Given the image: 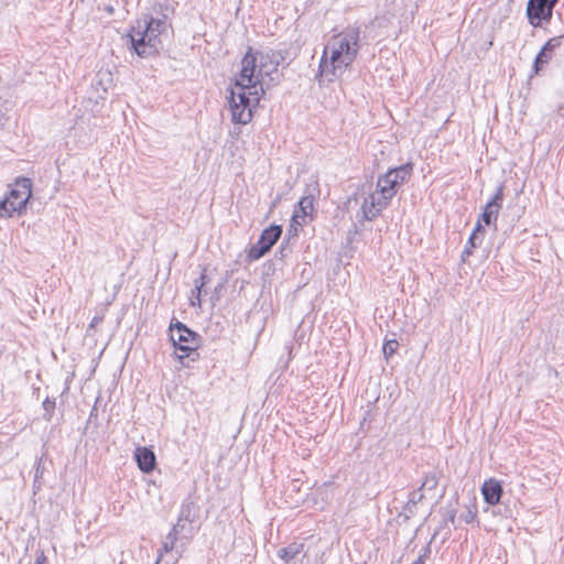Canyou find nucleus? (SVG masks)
<instances>
[{"instance_id":"obj_1","label":"nucleus","mask_w":564,"mask_h":564,"mask_svg":"<svg viewBox=\"0 0 564 564\" xmlns=\"http://www.w3.org/2000/svg\"><path fill=\"white\" fill-rule=\"evenodd\" d=\"M282 59L281 53L270 52L261 54L257 65V57L249 48L241 61V69L228 98L232 122L247 124L251 121L252 109L264 95V77L278 73Z\"/></svg>"},{"instance_id":"obj_2","label":"nucleus","mask_w":564,"mask_h":564,"mask_svg":"<svg viewBox=\"0 0 564 564\" xmlns=\"http://www.w3.org/2000/svg\"><path fill=\"white\" fill-rule=\"evenodd\" d=\"M198 518L199 507L191 499H185L181 505L176 523L166 534L158 551L155 564H160L169 554H171L172 561L166 564L178 562L186 546L199 530Z\"/></svg>"},{"instance_id":"obj_3","label":"nucleus","mask_w":564,"mask_h":564,"mask_svg":"<svg viewBox=\"0 0 564 564\" xmlns=\"http://www.w3.org/2000/svg\"><path fill=\"white\" fill-rule=\"evenodd\" d=\"M360 28L349 25L330 37L319 62V76H336L349 67L360 50Z\"/></svg>"},{"instance_id":"obj_4","label":"nucleus","mask_w":564,"mask_h":564,"mask_svg":"<svg viewBox=\"0 0 564 564\" xmlns=\"http://www.w3.org/2000/svg\"><path fill=\"white\" fill-rule=\"evenodd\" d=\"M166 15L153 18L144 15L131 26L128 33V44L140 57H149L159 53L161 46L160 35L166 31Z\"/></svg>"},{"instance_id":"obj_5","label":"nucleus","mask_w":564,"mask_h":564,"mask_svg":"<svg viewBox=\"0 0 564 564\" xmlns=\"http://www.w3.org/2000/svg\"><path fill=\"white\" fill-rule=\"evenodd\" d=\"M170 339L175 348L177 359L184 365V359L188 358L192 361L198 359L197 351L200 345V336L189 329L185 324L180 321L170 324Z\"/></svg>"},{"instance_id":"obj_6","label":"nucleus","mask_w":564,"mask_h":564,"mask_svg":"<svg viewBox=\"0 0 564 564\" xmlns=\"http://www.w3.org/2000/svg\"><path fill=\"white\" fill-rule=\"evenodd\" d=\"M32 195V182L28 177H20L7 197L0 200V217L9 218L14 213L21 214Z\"/></svg>"},{"instance_id":"obj_7","label":"nucleus","mask_w":564,"mask_h":564,"mask_svg":"<svg viewBox=\"0 0 564 564\" xmlns=\"http://www.w3.org/2000/svg\"><path fill=\"white\" fill-rule=\"evenodd\" d=\"M413 174V163L408 162L400 166L390 169L386 174L378 177L377 189L390 200L395 196L398 189L403 185Z\"/></svg>"},{"instance_id":"obj_8","label":"nucleus","mask_w":564,"mask_h":564,"mask_svg":"<svg viewBox=\"0 0 564 564\" xmlns=\"http://www.w3.org/2000/svg\"><path fill=\"white\" fill-rule=\"evenodd\" d=\"M282 235V226L271 225L260 235L259 240L254 243L248 253L249 259L258 260L263 257L276 243Z\"/></svg>"},{"instance_id":"obj_9","label":"nucleus","mask_w":564,"mask_h":564,"mask_svg":"<svg viewBox=\"0 0 564 564\" xmlns=\"http://www.w3.org/2000/svg\"><path fill=\"white\" fill-rule=\"evenodd\" d=\"M553 15V8L541 0H529L527 17L529 23L534 28L542 26L543 22L549 23Z\"/></svg>"},{"instance_id":"obj_10","label":"nucleus","mask_w":564,"mask_h":564,"mask_svg":"<svg viewBox=\"0 0 564 564\" xmlns=\"http://www.w3.org/2000/svg\"><path fill=\"white\" fill-rule=\"evenodd\" d=\"M563 39L564 35L554 36L542 46L541 51L538 53L533 62L534 74H540L544 66L550 63V61L553 57V52L555 51V48L561 46Z\"/></svg>"},{"instance_id":"obj_11","label":"nucleus","mask_w":564,"mask_h":564,"mask_svg":"<svg viewBox=\"0 0 564 564\" xmlns=\"http://www.w3.org/2000/svg\"><path fill=\"white\" fill-rule=\"evenodd\" d=\"M390 202L391 200L389 198H384V196L381 194L380 197H377L375 193L370 194L364 199L361 205L364 219L373 220L384 208L388 207Z\"/></svg>"},{"instance_id":"obj_12","label":"nucleus","mask_w":564,"mask_h":564,"mask_svg":"<svg viewBox=\"0 0 564 564\" xmlns=\"http://www.w3.org/2000/svg\"><path fill=\"white\" fill-rule=\"evenodd\" d=\"M481 494L484 497V500L489 506H496L500 502V499L503 494L502 486L500 481H498L495 478H490L488 480H485L481 486Z\"/></svg>"},{"instance_id":"obj_13","label":"nucleus","mask_w":564,"mask_h":564,"mask_svg":"<svg viewBox=\"0 0 564 564\" xmlns=\"http://www.w3.org/2000/svg\"><path fill=\"white\" fill-rule=\"evenodd\" d=\"M138 467L143 473H151L156 465L154 452L148 447H138L134 454Z\"/></svg>"},{"instance_id":"obj_14","label":"nucleus","mask_w":564,"mask_h":564,"mask_svg":"<svg viewBox=\"0 0 564 564\" xmlns=\"http://www.w3.org/2000/svg\"><path fill=\"white\" fill-rule=\"evenodd\" d=\"M297 205L300 212H295L292 219L299 225H305L306 218L312 216L314 212V197L312 195L304 196L300 199Z\"/></svg>"},{"instance_id":"obj_15","label":"nucleus","mask_w":564,"mask_h":564,"mask_svg":"<svg viewBox=\"0 0 564 564\" xmlns=\"http://www.w3.org/2000/svg\"><path fill=\"white\" fill-rule=\"evenodd\" d=\"M485 229L482 225L477 221L471 235L468 238V241L462 252V261L465 262L473 254V250L478 246L477 240L479 239V235H484Z\"/></svg>"},{"instance_id":"obj_16","label":"nucleus","mask_w":564,"mask_h":564,"mask_svg":"<svg viewBox=\"0 0 564 564\" xmlns=\"http://www.w3.org/2000/svg\"><path fill=\"white\" fill-rule=\"evenodd\" d=\"M207 283V275L206 271L204 270L203 273L199 275L198 279L195 280V288L191 292L189 296V305L193 307H200L202 306V290Z\"/></svg>"},{"instance_id":"obj_17","label":"nucleus","mask_w":564,"mask_h":564,"mask_svg":"<svg viewBox=\"0 0 564 564\" xmlns=\"http://www.w3.org/2000/svg\"><path fill=\"white\" fill-rule=\"evenodd\" d=\"M304 549V544L293 542L285 547H282L278 551V556L289 563L293 560L297 554H300Z\"/></svg>"},{"instance_id":"obj_18","label":"nucleus","mask_w":564,"mask_h":564,"mask_svg":"<svg viewBox=\"0 0 564 564\" xmlns=\"http://www.w3.org/2000/svg\"><path fill=\"white\" fill-rule=\"evenodd\" d=\"M499 212H500V209H498L496 207H489V205L486 204L478 221L480 224L482 221L485 225L489 226L492 223L497 221Z\"/></svg>"},{"instance_id":"obj_19","label":"nucleus","mask_w":564,"mask_h":564,"mask_svg":"<svg viewBox=\"0 0 564 564\" xmlns=\"http://www.w3.org/2000/svg\"><path fill=\"white\" fill-rule=\"evenodd\" d=\"M477 506L475 502H470L465 507V510L460 513L458 520L466 524L473 523L477 519Z\"/></svg>"},{"instance_id":"obj_20","label":"nucleus","mask_w":564,"mask_h":564,"mask_svg":"<svg viewBox=\"0 0 564 564\" xmlns=\"http://www.w3.org/2000/svg\"><path fill=\"white\" fill-rule=\"evenodd\" d=\"M503 189H505V184L500 183L499 186L497 187L494 196L487 202L489 207H496L498 209H501L503 197H505Z\"/></svg>"},{"instance_id":"obj_21","label":"nucleus","mask_w":564,"mask_h":564,"mask_svg":"<svg viewBox=\"0 0 564 564\" xmlns=\"http://www.w3.org/2000/svg\"><path fill=\"white\" fill-rule=\"evenodd\" d=\"M438 478L435 473L426 474L423 478L420 490H434L437 487Z\"/></svg>"},{"instance_id":"obj_22","label":"nucleus","mask_w":564,"mask_h":564,"mask_svg":"<svg viewBox=\"0 0 564 564\" xmlns=\"http://www.w3.org/2000/svg\"><path fill=\"white\" fill-rule=\"evenodd\" d=\"M399 343L397 340H387L383 344V355L386 356V358L391 357L397 351Z\"/></svg>"},{"instance_id":"obj_23","label":"nucleus","mask_w":564,"mask_h":564,"mask_svg":"<svg viewBox=\"0 0 564 564\" xmlns=\"http://www.w3.org/2000/svg\"><path fill=\"white\" fill-rule=\"evenodd\" d=\"M43 409L45 411V415L48 416V419L52 417L53 413H54V410H55V399L54 398H46L44 401H43Z\"/></svg>"},{"instance_id":"obj_24","label":"nucleus","mask_w":564,"mask_h":564,"mask_svg":"<svg viewBox=\"0 0 564 564\" xmlns=\"http://www.w3.org/2000/svg\"><path fill=\"white\" fill-rule=\"evenodd\" d=\"M431 547L427 544L420 551L419 557L412 564H425L426 560L430 557Z\"/></svg>"},{"instance_id":"obj_25","label":"nucleus","mask_w":564,"mask_h":564,"mask_svg":"<svg viewBox=\"0 0 564 564\" xmlns=\"http://www.w3.org/2000/svg\"><path fill=\"white\" fill-rule=\"evenodd\" d=\"M424 498V495L422 494V490L420 488L417 490H413L409 495V501L410 506H416L419 502H421Z\"/></svg>"},{"instance_id":"obj_26","label":"nucleus","mask_w":564,"mask_h":564,"mask_svg":"<svg viewBox=\"0 0 564 564\" xmlns=\"http://www.w3.org/2000/svg\"><path fill=\"white\" fill-rule=\"evenodd\" d=\"M447 522L456 527V510L454 508L447 509L443 519V523L446 525Z\"/></svg>"},{"instance_id":"obj_27","label":"nucleus","mask_w":564,"mask_h":564,"mask_svg":"<svg viewBox=\"0 0 564 564\" xmlns=\"http://www.w3.org/2000/svg\"><path fill=\"white\" fill-rule=\"evenodd\" d=\"M43 474H44V466H43V462H42V458H40L37 462H36V466H35V474H34V478L36 480H41L42 477H43Z\"/></svg>"},{"instance_id":"obj_28","label":"nucleus","mask_w":564,"mask_h":564,"mask_svg":"<svg viewBox=\"0 0 564 564\" xmlns=\"http://www.w3.org/2000/svg\"><path fill=\"white\" fill-rule=\"evenodd\" d=\"M415 508H416V506H410V501L408 500V502L405 503V506L403 508L406 517H409V514H413Z\"/></svg>"},{"instance_id":"obj_29","label":"nucleus","mask_w":564,"mask_h":564,"mask_svg":"<svg viewBox=\"0 0 564 564\" xmlns=\"http://www.w3.org/2000/svg\"><path fill=\"white\" fill-rule=\"evenodd\" d=\"M45 562H46V556L44 555V553H43V552H41V553L36 556L34 564H45Z\"/></svg>"},{"instance_id":"obj_30","label":"nucleus","mask_w":564,"mask_h":564,"mask_svg":"<svg viewBox=\"0 0 564 564\" xmlns=\"http://www.w3.org/2000/svg\"><path fill=\"white\" fill-rule=\"evenodd\" d=\"M101 321H102V318H101V317H99V316H95V317L91 319L89 327H95V326H96L97 324H99Z\"/></svg>"},{"instance_id":"obj_31","label":"nucleus","mask_w":564,"mask_h":564,"mask_svg":"<svg viewBox=\"0 0 564 564\" xmlns=\"http://www.w3.org/2000/svg\"><path fill=\"white\" fill-rule=\"evenodd\" d=\"M41 487H42V482H41V480H40V479H39V480H36V479L34 478V481H33V490H34V491L40 490V489H41Z\"/></svg>"}]
</instances>
